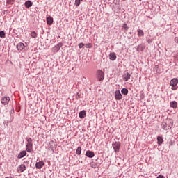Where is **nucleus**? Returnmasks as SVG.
I'll list each match as a JSON object with an SVG mask.
<instances>
[{"mask_svg": "<svg viewBox=\"0 0 178 178\" xmlns=\"http://www.w3.org/2000/svg\"><path fill=\"white\" fill-rule=\"evenodd\" d=\"M17 49L22 51V49H24V44L20 42L18 43V45H17Z\"/></svg>", "mask_w": 178, "mask_h": 178, "instance_id": "obj_15", "label": "nucleus"}, {"mask_svg": "<svg viewBox=\"0 0 178 178\" xmlns=\"http://www.w3.org/2000/svg\"><path fill=\"white\" fill-rule=\"evenodd\" d=\"M24 170H26V165H24V164H21L17 168V171L18 172V173H23V172H24Z\"/></svg>", "mask_w": 178, "mask_h": 178, "instance_id": "obj_6", "label": "nucleus"}, {"mask_svg": "<svg viewBox=\"0 0 178 178\" xmlns=\"http://www.w3.org/2000/svg\"><path fill=\"white\" fill-rule=\"evenodd\" d=\"M84 43H79V48H80V49H81V48H83V47H84Z\"/></svg>", "mask_w": 178, "mask_h": 178, "instance_id": "obj_30", "label": "nucleus"}, {"mask_svg": "<svg viewBox=\"0 0 178 178\" xmlns=\"http://www.w3.org/2000/svg\"><path fill=\"white\" fill-rule=\"evenodd\" d=\"M96 76L98 81H103V80L105 79V73H104L101 70H98L97 71Z\"/></svg>", "mask_w": 178, "mask_h": 178, "instance_id": "obj_3", "label": "nucleus"}, {"mask_svg": "<svg viewBox=\"0 0 178 178\" xmlns=\"http://www.w3.org/2000/svg\"><path fill=\"white\" fill-rule=\"evenodd\" d=\"M170 106L171 108H174V109H176L177 108V102L176 101H172L170 103Z\"/></svg>", "mask_w": 178, "mask_h": 178, "instance_id": "obj_13", "label": "nucleus"}, {"mask_svg": "<svg viewBox=\"0 0 178 178\" xmlns=\"http://www.w3.org/2000/svg\"><path fill=\"white\" fill-rule=\"evenodd\" d=\"M25 6H26V8H31V6H33V2L30 1H26Z\"/></svg>", "mask_w": 178, "mask_h": 178, "instance_id": "obj_17", "label": "nucleus"}, {"mask_svg": "<svg viewBox=\"0 0 178 178\" xmlns=\"http://www.w3.org/2000/svg\"><path fill=\"white\" fill-rule=\"evenodd\" d=\"M157 141V144H159V145H162V143H163V139L162 138V137L158 136Z\"/></svg>", "mask_w": 178, "mask_h": 178, "instance_id": "obj_18", "label": "nucleus"}, {"mask_svg": "<svg viewBox=\"0 0 178 178\" xmlns=\"http://www.w3.org/2000/svg\"><path fill=\"white\" fill-rule=\"evenodd\" d=\"M1 38H5V32L1 31Z\"/></svg>", "mask_w": 178, "mask_h": 178, "instance_id": "obj_28", "label": "nucleus"}, {"mask_svg": "<svg viewBox=\"0 0 178 178\" xmlns=\"http://www.w3.org/2000/svg\"><path fill=\"white\" fill-rule=\"evenodd\" d=\"M85 47H86V48H91V47H92L91 43L85 44Z\"/></svg>", "mask_w": 178, "mask_h": 178, "instance_id": "obj_29", "label": "nucleus"}, {"mask_svg": "<svg viewBox=\"0 0 178 178\" xmlns=\"http://www.w3.org/2000/svg\"><path fill=\"white\" fill-rule=\"evenodd\" d=\"M80 119H84L86 118V111L83 110L79 113Z\"/></svg>", "mask_w": 178, "mask_h": 178, "instance_id": "obj_16", "label": "nucleus"}, {"mask_svg": "<svg viewBox=\"0 0 178 178\" xmlns=\"http://www.w3.org/2000/svg\"><path fill=\"white\" fill-rule=\"evenodd\" d=\"M175 42H176V44H178V38L176 37L174 40Z\"/></svg>", "mask_w": 178, "mask_h": 178, "instance_id": "obj_31", "label": "nucleus"}, {"mask_svg": "<svg viewBox=\"0 0 178 178\" xmlns=\"http://www.w3.org/2000/svg\"><path fill=\"white\" fill-rule=\"evenodd\" d=\"M31 36L33 37V38H37V33L35 31H33L31 33Z\"/></svg>", "mask_w": 178, "mask_h": 178, "instance_id": "obj_25", "label": "nucleus"}, {"mask_svg": "<svg viewBox=\"0 0 178 178\" xmlns=\"http://www.w3.org/2000/svg\"><path fill=\"white\" fill-rule=\"evenodd\" d=\"M138 37H143L144 36V32L143 31V30L139 29L138 31Z\"/></svg>", "mask_w": 178, "mask_h": 178, "instance_id": "obj_21", "label": "nucleus"}, {"mask_svg": "<svg viewBox=\"0 0 178 178\" xmlns=\"http://www.w3.org/2000/svg\"><path fill=\"white\" fill-rule=\"evenodd\" d=\"M177 14H178V10H177Z\"/></svg>", "mask_w": 178, "mask_h": 178, "instance_id": "obj_36", "label": "nucleus"}, {"mask_svg": "<svg viewBox=\"0 0 178 178\" xmlns=\"http://www.w3.org/2000/svg\"><path fill=\"white\" fill-rule=\"evenodd\" d=\"M122 29H124L125 31H127V30H129V26H127V24H124L122 26Z\"/></svg>", "mask_w": 178, "mask_h": 178, "instance_id": "obj_27", "label": "nucleus"}, {"mask_svg": "<svg viewBox=\"0 0 178 178\" xmlns=\"http://www.w3.org/2000/svg\"><path fill=\"white\" fill-rule=\"evenodd\" d=\"M177 84H178L177 78H174L170 81V86H172L171 89L172 90V91H176V90H177L178 88Z\"/></svg>", "mask_w": 178, "mask_h": 178, "instance_id": "obj_2", "label": "nucleus"}, {"mask_svg": "<svg viewBox=\"0 0 178 178\" xmlns=\"http://www.w3.org/2000/svg\"><path fill=\"white\" fill-rule=\"evenodd\" d=\"M9 101H10L9 97L5 96L2 97L1 102L3 104V105H8V104H9Z\"/></svg>", "mask_w": 178, "mask_h": 178, "instance_id": "obj_5", "label": "nucleus"}, {"mask_svg": "<svg viewBox=\"0 0 178 178\" xmlns=\"http://www.w3.org/2000/svg\"><path fill=\"white\" fill-rule=\"evenodd\" d=\"M130 77H131V75L129 72L125 73L122 76L124 81H128L129 80H130Z\"/></svg>", "mask_w": 178, "mask_h": 178, "instance_id": "obj_8", "label": "nucleus"}, {"mask_svg": "<svg viewBox=\"0 0 178 178\" xmlns=\"http://www.w3.org/2000/svg\"><path fill=\"white\" fill-rule=\"evenodd\" d=\"M123 98V95L120 93V90L115 91V99L118 101L122 99Z\"/></svg>", "mask_w": 178, "mask_h": 178, "instance_id": "obj_7", "label": "nucleus"}, {"mask_svg": "<svg viewBox=\"0 0 178 178\" xmlns=\"http://www.w3.org/2000/svg\"><path fill=\"white\" fill-rule=\"evenodd\" d=\"M26 151L27 152H31L33 150V145H28V143L26 145Z\"/></svg>", "mask_w": 178, "mask_h": 178, "instance_id": "obj_14", "label": "nucleus"}, {"mask_svg": "<svg viewBox=\"0 0 178 178\" xmlns=\"http://www.w3.org/2000/svg\"><path fill=\"white\" fill-rule=\"evenodd\" d=\"M47 23L49 26L52 25V23H54V18H52V17H48L47 18Z\"/></svg>", "mask_w": 178, "mask_h": 178, "instance_id": "obj_12", "label": "nucleus"}, {"mask_svg": "<svg viewBox=\"0 0 178 178\" xmlns=\"http://www.w3.org/2000/svg\"><path fill=\"white\" fill-rule=\"evenodd\" d=\"M27 144L29 145H33V139H31V138H29L27 139Z\"/></svg>", "mask_w": 178, "mask_h": 178, "instance_id": "obj_23", "label": "nucleus"}, {"mask_svg": "<svg viewBox=\"0 0 178 178\" xmlns=\"http://www.w3.org/2000/svg\"><path fill=\"white\" fill-rule=\"evenodd\" d=\"M44 165H45L44 161H40V162L36 163L35 166H36L37 169H41L42 168V166H44Z\"/></svg>", "mask_w": 178, "mask_h": 178, "instance_id": "obj_11", "label": "nucleus"}, {"mask_svg": "<svg viewBox=\"0 0 178 178\" xmlns=\"http://www.w3.org/2000/svg\"><path fill=\"white\" fill-rule=\"evenodd\" d=\"M121 92L124 95H127V94H129V90H127V88H122Z\"/></svg>", "mask_w": 178, "mask_h": 178, "instance_id": "obj_20", "label": "nucleus"}, {"mask_svg": "<svg viewBox=\"0 0 178 178\" xmlns=\"http://www.w3.org/2000/svg\"><path fill=\"white\" fill-rule=\"evenodd\" d=\"M26 155H27V152L26 151H22L18 154L17 158L22 159V158H24Z\"/></svg>", "mask_w": 178, "mask_h": 178, "instance_id": "obj_10", "label": "nucleus"}, {"mask_svg": "<svg viewBox=\"0 0 178 178\" xmlns=\"http://www.w3.org/2000/svg\"><path fill=\"white\" fill-rule=\"evenodd\" d=\"M147 42H148L149 44H151V42H152V40H149L147 41Z\"/></svg>", "mask_w": 178, "mask_h": 178, "instance_id": "obj_33", "label": "nucleus"}, {"mask_svg": "<svg viewBox=\"0 0 178 178\" xmlns=\"http://www.w3.org/2000/svg\"><path fill=\"white\" fill-rule=\"evenodd\" d=\"M110 59L111 60H116V54L115 53L110 54Z\"/></svg>", "mask_w": 178, "mask_h": 178, "instance_id": "obj_19", "label": "nucleus"}, {"mask_svg": "<svg viewBox=\"0 0 178 178\" xmlns=\"http://www.w3.org/2000/svg\"><path fill=\"white\" fill-rule=\"evenodd\" d=\"M157 178H163V175H159L157 177Z\"/></svg>", "mask_w": 178, "mask_h": 178, "instance_id": "obj_32", "label": "nucleus"}, {"mask_svg": "<svg viewBox=\"0 0 178 178\" xmlns=\"http://www.w3.org/2000/svg\"><path fill=\"white\" fill-rule=\"evenodd\" d=\"M7 3H8V5H13L15 3V0H7Z\"/></svg>", "mask_w": 178, "mask_h": 178, "instance_id": "obj_26", "label": "nucleus"}, {"mask_svg": "<svg viewBox=\"0 0 178 178\" xmlns=\"http://www.w3.org/2000/svg\"><path fill=\"white\" fill-rule=\"evenodd\" d=\"M58 47H62V44H58Z\"/></svg>", "mask_w": 178, "mask_h": 178, "instance_id": "obj_34", "label": "nucleus"}, {"mask_svg": "<svg viewBox=\"0 0 178 178\" xmlns=\"http://www.w3.org/2000/svg\"><path fill=\"white\" fill-rule=\"evenodd\" d=\"M81 1H83V0H75V3H74V5H75L76 6H80V3H81Z\"/></svg>", "mask_w": 178, "mask_h": 178, "instance_id": "obj_24", "label": "nucleus"}, {"mask_svg": "<svg viewBox=\"0 0 178 178\" xmlns=\"http://www.w3.org/2000/svg\"><path fill=\"white\" fill-rule=\"evenodd\" d=\"M112 145L115 152H119V149H120V142H115Z\"/></svg>", "mask_w": 178, "mask_h": 178, "instance_id": "obj_4", "label": "nucleus"}, {"mask_svg": "<svg viewBox=\"0 0 178 178\" xmlns=\"http://www.w3.org/2000/svg\"><path fill=\"white\" fill-rule=\"evenodd\" d=\"M86 156H88V158H94L95 154H94L93 152L88 150L86 153Z\"/></svg>", "mask_w": 178, "mask_h": 178, "instance_id": "obj_9", "label": "nucleus"}, {"mask_svg": "<svg viewBox=\"0 0 178 178\" xmlns=\"http://www.w3.org/2000/svg\"><path fill=\"white\" fill-rule=\"evenodd\" d=\"M0 37H1V32H0Z\"/></svg>", "mask_w": 178, "mask_h": 178, "instance_id": "obj_35", "label": "nucleus"}, {"mask_svg": "<svg viewBox=\"0 0 178 178\" xmlns=\"http://www.w3.org/2000/svg\"><path fill=\"white\" fill-rule=\"evenodd\" d=\"M76 155H80L81 154V147H78L76 152Z\"/></svg>", "mask_w": 178, "mask_h": 178, "instance_id": "obj_22", "label": "nucleus"}, {"mask_svg": "<svg viewBox=\"0 0 178 178\" xmlns=\"http://www.w3.org/2000/svg\"><path fill=\"white\" fill-rule=\"evenodd\" d=\"M161 126L163 130H169L173 126V122L171 119H167L163 121Z\"/></svg>", "mask_w": 178, "mask_h": 178, "instance_id": "obj_1", "label": "nucleus"}]
</instances>
